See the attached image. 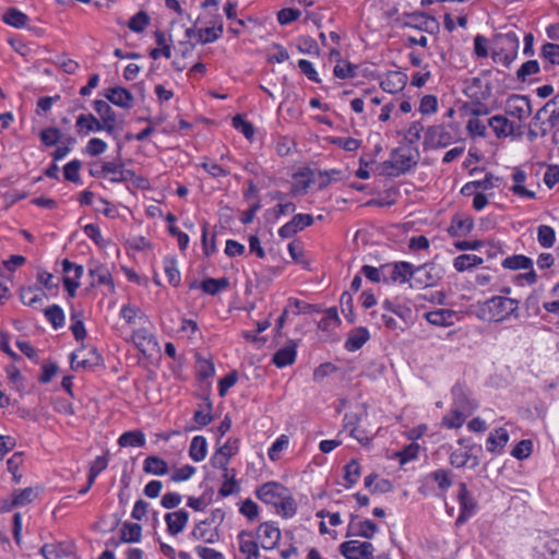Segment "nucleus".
<instances>
[{"mask_svg": "<svg viewBox=\"0 0 559 559\" xmlns=\"http://www.w3.org/2000/svg\"><path fill=\"white\" fill-rule=\"evenodd\" d=\"M257 497L266 504H272L276 512L285 518L296 513V502L288 488L276 481L265 483L255 491Z\"/></svg>", "mask_w": 559, "mask_h": 559, "instance_id": "f257e3e1", "label": "nucleus"}, {"mask_svg": "<svg viewBox=\"0 0 559 559\" xmlns=\"http://www.w3.org/2000/svg\"><path fill=\"white\" fill-rule=\"evenodd\" d=\"M418 152L408 146H400L392 151L391 158L380 163L374 168V173L379 176L397 177L411 170L417 165Z\"/></svg>", "mask_w": 559, "mask_h": 559, "instance_id": "f03ea898", "label": "nucleus"}, {"mask_svg": "<svg viewBox=\"0 0 559 559\" xmlns=\"http://www.w3.org/2000/svg\"><path fill=\"white\" fill-rule=\"evenodd\" d=\"M496 43L499 46H509V51H503V49L492 51V60L496 63H502L503 66L509 68L518 56L520 47L518 36L514 33L499 34L496 37Z\"/></svg>", "mask_w": 559, "mask_h": 559, "instance_id": "7ed1b4c3", "label": "nucleus"}, {"mask_svg": "<svg viewBox=\"0 0 559 559\" xmlns=\"http://www.w3.org/2000/svg\"><path fill=\"white\" fill-rule=\"evenodd\" d=\"M489 320L500 322L513 314L519 307V301L513 298L496 296L485 304Z\"/></svg>", "mask_w": 559, "mask_h": 559, "instance_id": "20e7f679", "label": "nucleus"}, {"mask_svg": "<svg viewBox=\"0 0 559 559\" xmlns=\"http://www.w3.org/2000/svg\"><path fill=\"white\" fill-rule=\"evenodd\" d=\"M536 559H559V535L539 536L533 548Z\"/></svg>", "mask_w": 559, "mask_h": 559, "instance_id": "39448f33", "label": "nucleus"}, {"mask_svg": "<svg viewBox=\"0 0 559 559\" xmlns=\"http://www.w3.org/2000/svg\"><path fill=\"white\" fill-rule=\"evenodd\" d=\"M346 559H373V545L369 542L348 540L340 546Z\"/></svg>", "mask_w": 559, "mask_h": 559, "instance_id": "423d86ee", "label": "nucleus"}, {"mask_svg": "<svg viewBox=\"0 0 559 559\" xmlns=\"http://www.w3.org/2000/svg\"><path fill=\"white\" fill-rule=\"evenodd\" d=\"M441 278V270L433 264H424L415 266L411 287H429L433 286Z\"/></svg>", "mask_w": 559, "mask_h": 559, "instance_id": "0eeeda50", "label": "nucleus"}, {"mask_svg": "<svg viewBox=\"0 0 559 559\" xmlns=\"http://www.w3.org/2000/svg\"><path fill=\"white\" fill-rule=\"evenodd\" d=\"M97 175H104L109 177L111 182H124L130 181L135 177V173L131 169H127L123 163L106 162L102 165Z\"/></svg>", "mask_w": 559, "mask_h": 559, "instance_id": "6e6552de", "label": "nucleus"}, {"mask_svg": "<svg viewBox=\"0 0 559 559\" xmlns=\"http://www.w3.org/2000/svg\"><path fill=\"white\" fill-rule=\"evenodd\" d=\"M464 93L469 100H488L491 97V85L480 78H473L465 82Z\"/></svg>", "mask_w": 559, "mask_h": 559, "instance_id": "1a4fd4ad", "label": "nucleus"}, {"mask_svg": "<svg viewBox=\"0 0 559 559\" xmlns=\"http://www.w3.org/2000/svg\"><path fill=\"white\" fill-rule=\"evenodd\" d=\"M508 114L520 120H524L532 115V104L528 96L511 95L507 102Z\"/></svg>", "mask_w": 559, "mask_h": 559, "instance_id": "9d476101", "label": "nucleus"}, {"mask_svg": "<svg viewBox=\"0 0 559 559\" xmlns=\"http://www.w3.org/2000/svg\"><path fill=\"white\" fill-rule=\"evenodd\" d=\"M257 537L262 548L271 550L277 546L281 531L274 524L265 522L258 527Z\"/></svg>", "mask_w": 559, "mask_h": 559, "instance_id": "9b49d317", "label": "nucleus"}, {"mask_svg": "<svg viewBox=\"0 0 559 559\" xmlns=\"http://www.w3.org/2000/svg\"><path fill=\"white\" fill-rule=\"evenodd\" d=\"M94 109L98 114V119L102 123V127H104V131H106L108 134H112L116 129V112L112 110V108L109 106V104L105 100L97 99L94 102Z\"/></svg>", "mask_w": 559, "mask_h": 559, "instance_id": "f8f14e48", "label": "nucleus"}, {"mask_svg": "<svg viewBox=\"0 0 559 559\" xmlns=\"http://www.w3.org/2000/svg\"><path fill=\"white\" fill-rule=\"evenodd\" d=\"M459 502L461 512L456 519V523H463L476 512L477 507L475 499L467 490V487L464 483L460 484Z\"/></svg>", "mask_w": 559, "mask_h": 559, "instance_id": "ddd939ff", "label": "nucleus"}, {"mask_svg": "<svg viewBox=\"0 0 559 559\" xmlns=\"http://www.w3.org/2000/svg\"><path fill=\"white\" fill-rule=\"evenodd\" d=\"M105 97L115 106L123 109H129L133 106V95L124 87H109L105 92Z\"/></svg>", "mask_w": 559, "mask_h": 559, "instance_id": "4468645a", "label": "nucleus"}, {"mask_svg": "<svg viewBox=\"0 0 559 559\" xmlns=\"http://www.w3.org/2000/svg\"><path fill=\"white\" fill-rule=\"evenodd\" d=\"M189 521V513L181 509L175 512L167 513L165 515V522L167 524V532L170 535H178L181 533Z\"/></svg>", "mask_w": 559, "mask_h": 559, "instance_id": "2eb2a0df", "label": "nucleus"}, {"mask_svg": "<svg viewBox=\"0 0 559 559\" xmlns=\"http://www.w3.org/2000/svg\"><path fill=\"white\" fill-rule=\"evenodd\" d=\"M407 83V75L400 71H389L380 86L383 91L394 94L402 91Z\"/></svg>", "mask_w": 559, "mask_h": 559, "instance_id": "dca6fc26", "label": "nucleus"}, {"mask_svg": "<svg viewBox=\"0 0 559 559\" xmlns=\"http://www.w3.org/2000/svg\"><path fill=\"white\" fill-rule=\"evenodd\" d=\"M473 226L474 221L471 216L457 214L453 216L448 231L454 237H462L467 235L473 229Z\"/></svg>", "mask_w": 559, "mask_h": 559, "instance_id": "f3484780", "label": "nucleus"}, {"mask_svg": "<svg viewBox=\"0 0 559 559\" xmlns=\"http://www.w3.org/2000/svg\"><path fill=\"white\" fill-rule=\"evenodd\" d=\"M296 343L290 341L284 347L280 348L273 356L272 361L278 368H284L295 362Z\"/></svg>", "mask_w": 559, "mask_h": 559, "instance_id": "a211bd4d", "label": "nucleus"}, {"mask_svg": "<svg viewBox=\"0 0 559 559\" xmlns=\"http://www.w3.org/2000/svg\"><path fill=\"white\" fill-rule=\"evenodd\" d=\"M76 131L81 135H87L90 132L103 131L100 121L92 114H82L76 118Z\"/></svg>", "mask_w": 559, "mask_h": 559, "instance_id": "6ab92c4d", "label": "nucleus"}, {"mask_svg": "<svg viewBox=\"0 0 559 559\" xmlns=\"http://www.w3.org/2000/svg\"><path fill=\"white\" fill-rule=\"evenodd\" d=\"M509 441V433L504 428H497L491 431L486 441L487 451L500 453Z\"/></svg>", "mask_w": 559, "mask_h": 559, "instance_id": "aec40b11", "label": "nucleus"}, {"mask_svg": "<svg viewBox=\"0 0 559 559\" xmlns=\"http://www.w3.org/2000/svg\"><path fill=\"white\" fill-rule=\"evenodd\" d=\"M370 338L369 331L366 328H356L353 331H350L346 342H345V348L348 352H356L360 349L367 341Z\"/></svg>", "mask_w": 559, "mask_h": 559, "instance_id": "412c9836", "label": "nucleus"}, {"mask_svg": "<svg viewBox=\"0 0 559 559\" xmlns=\"http://www.w3.org/2000/svg\"><path fill=\"white\" fill-rule=\"evenodd\" d=\"M450 139V134L441 126L428 128L425 134L426 143L431 146H447Z\"/></svg>", "mask_w": 559, "mask_h": 559, "instance_id": "4be33fe9", "label": "nucleus"}, {"mask_svg": "<svg viewBox=\"0 0 559 559\" xmlns=\"http://www.w3.org/2000/svg\"><path fill=\"white\" fill-rule=\"evenodd\" d=\"M453 394V407L460 409L466 414H472L474 409L477 407L476 404L468 399L464 389L460 385H456L452 389Z\"/></svg>", "mask_w": 559, "mask_h": 559, "instance_id": "5701e85b", "label": "nucleus"}, {"mask_svg": "<svg viewBox=\"0 0 559 559\" xmlns=\"http://www.w3.org/2000/svg\"><path fill=\"white\" fill-rule=\"evenodd\" d=\"M499 180V178L495 177L492 174H487L484 179L481 180H475L465 183L462 189L461 193L463 195H471L473 194L474 190L481 189V190H489L495 187H497L496 182Z\"/></svg>", "mask_w": 559, "mask_h": 559, "instance_id": "b1692460", "label": "nucleus"}, {"mask_svg": "<svg viewBox=\"0 0 559 559\" xmlns=\"http://www.w3.org/2000/svg\"><path fill=\"white\" fill-rule=\"evenodd\" d=\"M40 554L45 559H70L71 547L61 544H46L41 547Z\"/></svg>", "mask_w": 559, "mask_h": 559, "instance_id": "393cba45", "label": "nucleus"}, {"mask_svg": "<svg viewBox=\"0 0 559 559\" xmlns=\"http://www.w3.org/2000/svg\"><path fill=\"white\" fill-rule=\"evenodd\" d=\"M489 127L493 130L497 138H507L513 132V123L504 116L497 115L488 120Z\"/></svg>", "mask_w": 559, "mask_h": 559, "instance_id": "a878e982", "label": "nucleus"}, {"mask_svg": "<svg viewBox=\"0 0 559 559\" xmlns=\"http://www.w3.org/2000/svg\"><path fill=\"white\" fill-rule=\"evenodd\" d=\"M393 283H407L412 280L415 271V266L409 262H396L391 264Z\"/></svg>", "mask_w": 559, "mask_h": 559, "instance_id": "bb28decb", "label": "nucleus"}, {"mask_svg": "<svg viewBox=\"0 0 559 559\" xmlns=\"http://www.w3.org/2000/svg\"><path fill=\"white\" fill-rule=\"evenodd\" d=\"M360 417L356 413H347L344 416V427L349 429L350 436L357 439L360 443L366 444L370 438L357 428Z\"/></svg>", "mask_w": 559, "mask_h": 559, "instance_id": "cd10ccee", "label": "nucleus"}, {"mask_svg": "<svg viewBox=\"0 0 559 559\" xmlns=\"http://www.w3.org/2000/svg\"><path fill=\"white\" fill-rule=\"evenodd\" d=\"M472 461L471 467H476L479 462L477 456H474L467 450L457 449L450 454V464L455 468H462Z\"/></svg>", "mask_w": 559, "mask_h": 559, "instance_id": "c85d7f7f", "label": "nucleus"}, {"mask_svg": "<svg viewBox=\"0 0 559 559\" xmlns=\"http://www.w3.org/2000/svg\"><path fill=\"white\" fill-rule=\"evenodd\" d=\"M143 471L146 474L163 476L168 473V465L163 459L151 455L144 460Z\"/></svg>", "mask_w": 559, "mask_h": 559, "instance_id": "c756f323", "label": "nucleus"}, {"mask_svg": "<svg viewBox=\"0 0 559 559\" xmlns=\"http://www.w3.org/2000/svg\"><path fill=\"white\" fill-rule=\"evenodd\" d=\"M429 323L437 326H448L452 324L454 312L449 309H438L426 313Z\"/></svg>", "mask_w": 559, "mask_h": 559, "instance_id": "7c9ffc66", "label": "nucleus"}, {"mask_svg": "<svg viewBox=\"0 0 559 559\" xmlns=\"http://www.w3.org/2000/svg\"><path fill=\"white\" fill-rule=\"evenodd\" d=\"M514 185L511 187V191L520 197H526L528 199H535L536 193L532 190L526 189L522 183L526 180V173L522 169H515L512 175Z\"/></svg>", "mask_w": 559, "mask_h": 559, "instance_id": "2f4dec72", "label": "nucleus"}, {"mask_svg": "<svg viewBox=\"0 0 559 559\" xmlns=\"http://www.w3.org/2000/svg\"><path fill=\"white\" fill-rule=\"evenodd\" d=\"M92 357L85 356L84 349H78L74 353L71 354V368L73 370H78L79 368H85L87 366H92L96 364V360L98 359V355L96 354L95 349H91L90 352Z\"/></svg>", "mask_w": 559, "mask_h": 559, "instance_id": "473e14b6", "label": "nucleus"}, {"mask_svg": "<svg viewBox=\"0 0 559 559\" xmlns=\"http://www.w3.org/2000/svg\"><path fill=\"white\" fill-rule=\"evenodd\" d=\"M207 454V442L202 436H195L189 448V456L194 462H201L206 457Z\"/></svg>", "mask_w": 559, "mask_h": 559, "instance_id": "72a5a7b5", "label": "nucleus"}, {"mask_svg": "<svg viewBox=\"0 0 559 559\" xmlns=\"http://www.w3.org/2000/svg\"><path fill=\"white\" fill-rule=\"evenodd\" d=\"M45 296L41 289L35 287H23L20 290V299L25 306L36 307Z\"/></svg>", "mask_w": 559, "mask_h": 559, "instance_id": "f704fd0d", "label": "nucleus"}, {"mask_svg": "<svg viewBox=\"0 0 559 559\" xmlns=\"http://www.w3.org/2000/svg\"><path fill=\"white\" fill-rule=\"evenodd\" d=\"M229 286V281L226 277L221 278H206L201 282L200 288L211 296L217 295L221 290Z\"/></svg>", "mask_w": 559, "mask_h": 559, "instance_id": "c9c22d12", "label": "nucleus"}, {"mask_svg": "<svg viewBox=\"0 0 559 559\" xmlns=\"http://www.w3.org/2000/svg\"><path fill=\"white\" fill-rule=\"evenodd\" d=\"M120 447H143L145 444V435L141 430H130L123 432L119 439Z\"/></svg>", "mask_w": 559, "mask_h": 559, "instance_id": "e433bc0d", "label": "nucleus"}, {"mask_svg": "<svg viewBox=\"0 0 559 559\" xmlns=\"http://www.w3.org/2000/svg\"><path fill=\"white\" fill-rule=\"evenodd\" d=\"M90 276L92 277V286L112 284L111 274L109 270L104 265H94L88 270Z\"/></svg>", "mask_w": 559, "mask_h": 559, "instance_id": "4c0bfd02", "label": "nucleus"}, {"mask_svg": "<svg viewBox=\"0 0 559 559\" xmlns=\"http://www.w3.org/2000/svg\"><path fill=\"white\" fill-rule=\"evenodd\" d=\"M502 266L509 270H526L533 267V261L531 258L523 254H514L508 257L502 261Z\"/></svg>", "mask_w": 559, "mask_h": 559, "instance_id": "58836bf2", "label": "nucleus"}, {"mask_svg": "<svg viewBox=\"0 0 559 559\" xmlns=\"http://www.w3.org/2000/svg\"><path fill=\"white\" fill-rule=\"evenodd\" d=\"M164 272L170 285L177 287L180 284V272L177 267V260L174 257H166L163 261Z\"/></svg>", "mask_w": 559, "mask_h": 559, "instance_id": "ea45409f", "label": "nucleus"}, {"mask_svg": "<svg viewBox=\"0 0 559 559\" xmlns=\"http://www.w3.org/2000/svg\"><path fill=\"white\" fill-rule=\"evenodd\" d=\"M483 263V259L475 254H461L454 259V269L459 272H464L473 266H477Z\"/></svg>", "mask_w": 559, "mask_h": 559, "instance_id": "a19ab883", "label": "nucleus"}, {"mask_svg": "<svg viewBox=\"0 0 559 559\" xmlns=\"http://www.w3.org/2000/svg\"><path fill=\"white\" fill-rule=\"evenodd\" d=\"M247 534L245 532L240 533L238 536L239 539V549L241 554L246 556V559H258L259 549L258 544L254 540L246 539Z\"/></svg>", "mask_w": 559, "mask_h": 559, "instance_id": "79ce46f5", "label": "nucleus"}, {"mask_svg": "<svg viewBox=\"0 0 559 559\" xmlns=\"http://www.w3.org/2000/svg\"><path fill=\"white\" fill-rule=\"evenodd\" d=\"M3 21L16 28L24 27L28 21V16L15 8L9 9L4 15Z\"/></svg>", "mask_w": 559, "mask_h": 559, "instance_id": "37998d69", "label": "nucleus"}, {"mask_svg": "<svg viewBox=\"0 0 559 559\" xmlns=\"http://www.w3.org/2000/svg\"><path fill=\"white\" fill-rule=\"evenodd\" d=\"M142 527L136 523H124L121 528V539L124 543H138L141 539Z\"/></svg>", "mask_w": 559, "mask_h": 559, "instance_id": "c03bdc74", "label": "nucleus"}, {"mask_svg": "<svg viewBox=\"0 0 559 559\" xmlns=\"http://www.w3.org/2000/svg\"><path fill=\"white\" fill-rule=\"evenodd\" d=\"M341 324L336 308H329L323 318L319 321L318 326L322 331L332 330Z\"/></svg>", "mask_w": 559, "mask_h": 559, "instance_id": "a18cd8bd", "label": "nucleus"}, {"mask_svg": "<svg viewBox=\"0 0 559 559\" xmlns=\"http://www.w3.org/2000/svg\"><path fill=\"white\" fill-rule=\"evenodd\" d=\"M223 31L224 27L222 23L218 26L201 28L198 32L199 41L201 44L213 43L222 36Z\"/></svg>", "mask_w": 559, "mask_h": 559, "instance_id": "49530a36", "label": "nucleus"}, {"mask_svg": "<svg viewBox=\"0 0 559 559\" xmlns=\"http://www.w3.org/2000/svg\"><path fill=\"white\" fill-rule=\"evenodd\" d=\"M537 240L543 248H551L556 240L554 228L548 225H540L537 229Z\"/></svg>", "mask_w": 559, "mask_h": 559, "instance_id": "de8ad7c7", "label": "nucleus"}, {"mask_svg": "<svg viewBox=\"0 0 559 559\" xmlns=\"http://www.w3.org/2000/svg\"><path fill=\"white\" fill-rule=\"evenodd\" d=\"M45 317L56 330L63 326L64 324L63 310L57 305L50 306L47 309H45Z\"/></svg>", "mask_w": 559, "mask_h": 559, "instance_id": "09e8293b", "label": "nucleus"}, {"mask_svg": "<svg viewBox=\"0 0 559 559\" xmlns=\"http://www.w3.org/2000/svg\"><path fill=\"white\" fill-rule=\"evenodd\" d=\"M344 480L347 483L346 487H352L360 477V465L356 460H352L344 467Z\"/></svg>", "mask_w": 559, "mask_h": 559, "instance_id": "8fccbe9b", "label": "nucleus"}, {"mask_svg": "<svg viewBox=\"0 0 559 559\" xmlns=\"http://www.w3.org/2000/svg\"><path fill=\"white\" fill-rule=\"evenodd\" d=\"M150 16L144 11H140L130 19L128 27L134 33H142L150 24Z\"/></svg>", "mask_w": 559, "mask_h": 559, "instance_id": "3c124183", "label": "nucleus"}, {"mask_svg": "<svg viewBox=\"0 0 559 559\" xmlns=\"http://www.w3.org/2000/svg\"><path fill=\"white\" fill-rule=\"evenodd\" d=\"M153 335L145 329L138 330L132 335L135 346L142 352L147 350V346L153 343Z\"/></svg>", "mask_w": 559, "mask_h": 559, "instance_id": "603ef678", "label": "nucleus"}, {"mask_svg": "<svg viewBox=\"0 0 559 559\" xmlns=\"http://www.w3.org/2000/svg\"><path fill=\"white\" fill-rule=\"evenodd\" d=\"M539 72V63L537 60H528L524 62L516 72L519 81L524 82L526 78Z\"/></svg>", "mask_w": 559, "mask_h": 559, "instance_id": "864d4df0", "label": "nucleus"}, {"mask_svg": "<svg viewBox=\"0 0 559 559\" xmlns=\"http://www.w3.org/2000/svg\"><path fill=\"white\" fill-rule=\"evenodd\" d=\"M466 413L453 408L452 413L443 417V424L448 428H460L465 421Z\"/></svg>", "mask_w": 559, "mask_h": 559, "instance_id": "5fc2aeb1", "label": "nucleus"}, {"mask_svg": "<svg viewBox=\"0 0 559 559\" xmlns=\"http://www.w3.org/2000/svg\"><path fill=\"white\" fill-rule=\"evenodd\" d=\"M540 56L551 64H559V45L552 43L545 44L542 47Z\"/></svg>", "mask_w": 559, "mask_h": 559, "instance_id": "6e6d98bb", "label": "nucleus"}, {"mask_svg": "<svg viewBox=\"0 0 559 559\" xmlns=\"http://www.w3.org/2000/svg\"><path fill=\"white\" fill-rule=\"evenodd\" d=\"M451 472L447 469H437L430 474V477L438 484L441 490H447L452 486Z\"/></svg>", "mask_w": 559, "mask_h": 559, "instance_id": "4d7b16f0", "label": "nucleus"}, {"mask_svg": "<svg viewBox=\"0 0 559 559\" xmlns=\"http://www.w3.org/2000/svg\"><path fill=\"white\" fill-rule=\"evenodd\" d=\"M61 138V131L57 128H46L40 132V140L47 146L56 145Z\"/></svg>", "mask_w": 559, "mask_h": 559, "instance_id": "13d9d810", "label": "nucleus"}, {"mask_svg": "<svg viewBox=\"0 0 559 559\" xmlns=\"http://www.w3.org/2000/svg\"><path fill=\"white\" fill-rule=\"evenodd\" d=\"M233 127L239 130L247 139H251L254 134L252 123L242 119L240 115L233 118Z\"/></svg>", "mask_w": 559, "mask_h": 559, "instance_id": "bf43d9fd", "label": "nucleus"}, {"mask_svg": "<svg viewBox=\"0 0 559 559\" xmlns=\"http://www.w3.org/2000/svg\"><path fill=\"white\" fill-rule=\"evenodd\" d=\"M108 465V460L106 456H97L90 467V485H93L96 477L103 472Z\"/></svg>", "mask_w": 559, "mask_h": 559, "instance_id": "052dcab7", "label": "nucleus"}, {"mask_svg": "<svg viewBox=\"0 0 559 559\" xmlns=\"http://www.w3.org/2000/svg\"><path fill=\"white\" fill-rule=\"evenodd\" d=\"M36 497V492L33 488L28 487L13 493V500L16 506H25L32 502Z\"/></svg>", "mask_w": 559, "mask_h": 559, "instance_id": "680f3d73", "label": "nucleus"}, {"mask_svg": "<svg viewBox=\"0 0 559 559\" xmlns=\"http://www.w3.org/2000/svg\"><path fill=\"white\" fill-rule=\"evenodd\" d=\"M107 150V143L98 138H92L86 147L85 153L91 156H98Z\"/></svg>", "mask_w": 559, "mask_h": 559, "instance_id": "e2e57ef3", "label": "nucleus"}, {"mask_svg": "<svg viewBox=\"0 0 559 559\" xmlns=\"http://www.w3.org/2000/svg\"><path fill=\"white\" fill-rule=\"evenodd\" d=\"M532 448L533 444L531 440H522L514 447L511 454L518 460H524L531 455Z\"/></svg>", "mask_w": 559, "mask_h": 559, "instance_id": "0e129e2a", "label": "nucleus"}, {"mask_svg": "<svg viewBox=\"0 0 559 559\" xmlns=\"http://www.w3.org/2000/svg\"><path fill=\"white\" fill-rule=\"evenodd\" d=\"M301 12L298 9L285 8L277 13V21L281 25L289 24L298 20Z\"/></svg>", "mask_w": 559, "mask_h": 559, "instance_id": "69168bd1", "label": "nucleus"}, {"mask_svg": "<svg viewBox=\"0 0 559 559\" xmlns=\"http://www.w3.org/2000/svg\"><path fill=\"white\" fill-rule=\"evenodd\" d=\"M81 162L79 159L71 160L64 166V178L72 182L80 181Z\"/></svg>", "mask_w": 559, "mask_h": 559, "instance_id": "338daca9", "label": "nucleus"}, {"mask_svg": "<svg viewBox=\"0 0 559 559\" xmlns=\"http://www.w3.org/2000/svg\"><path fill=\"white\" fill-rule=\"evenodd\" d=\"M356 66L352 63H337L334 67V75L338 79H349L356 75Z\"/></svg>", "mask_w": 559, "mask_h": 559, "instance_id": "774afa93", "label": "nucleus"}]
</instances>
